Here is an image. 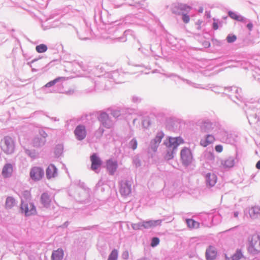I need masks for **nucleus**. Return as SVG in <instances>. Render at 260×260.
Instances as JSON below:
<instances>
[{"mask_svg":"<svg viewBox=\"0 0 260 260\" xmlns=\"http://www.w3.org/2000/svg\"><path fill=\"white\" fill-rule=\"evenodd\" d=\"M99 119L103 123V124L104 126L108 128L110 127V124L107 122L109 120V116L107 113H101Z\"/></svg>","mask_w":260,"mask_h":260,"instance_id":"17","label":"nucleus"},{"mask_svg":"<svg viewBox=\"0 0 260 260\" xmlns=\"http://www.w3.org/2000/svg\"><path fill=\"white\" fill-rule=\"evenodd\" d=\"M256 168L260 170V160L258 161L256 164Z\"/></svg>","mask_w":260,"mask_h":260,"instance_id":"44","label":"nucleus"},{"mask_svg":"<svg viewBox=\"0 0 260 260\" xmlns=\"http://www.w3.org/2000/svg\"><path fill=\"white\" fill-rule=\"evenodd\" d=\"M175 138L177 140L176 142H177V146L179 145H180L181 144H183L184 143L183 140L181 137H176Z\"/></svg>","mask_w":260,"mask_h":260,"instance_id":"38","label":"nucleus"},{"mask_svg":"<svg viewBox=\"0 0 260 260\" xmlns=\"http://www.w3.org/2000/svg\"><path fill=\"white\" fill-rule=\"evenodd\" d=\"M118 168L117 162L112 159H109L106 162V168L110 175H113Z\"/></svg>","mask_w":260,"mask_h":260,"instance_id":"9","label":"nucleus"},{"mask_svg":"<svg viewBox=\"0 0 260 260\" xmlns=\"http://www.w3.org/2000/svg\"><path fill=\"white\" fill-rule=\"evenodd\" d=\"M122 257L123 258L126 259L129 257V253L128 251H124L122 254Z\"/></svg>","mask_w":260,"mask_h":260,"instance_id":"39","label":"nucleus"},{"mask_svg":"<svg viewBox=\"0 0 260 260\" xmlns=\"http://www.w3.org/2000/svg\"><path fill=\"white\" fill-rule=\"evenodd\" d=\"M181 159L184 165H188L192 160V155L190 150L187 148H183L180 153Z\"/></svg>","mask_w":260,"mask_h":260,"instance_id":"3","label":"nucleus"},{"mask_svg":"<svg viewBox=\"0 0 260 260\" xmlns=\"http://www.w3.org/2000/svg\"><path fill=\"white\" fill-rule=\"evenodd\" d=\"M91 162V169L93 171L98 170L102 165V160L97 156L96 154L94 153L90 157Z\"/></svg>","mask_w":260,"mask_h":260,"instance_id":"7","label":"nucleus"},{"mask_svg":"<svg viewBox=\"0 0 260 260\" xmlns=\"http://www.w3.org/2000/svg\"><path fill=\"white\" fill-rule=\"evenodd\" d=\"M74 134L78 140H83L86 136L85 126L83 125L77 126L74 131Z\"/></svg>","mask_w":260,"mask_h":260,"instance_id":"6","label":"nucleus"},{"mask_svg":"<svg viewBox=\"0 0 260 260\" xmlns=\"http://www.w3.org/2000/svg\"><path fill=\"white\" fill-rule=\"evenodd\" d=\"M222 165L225 168H231L234 165V160L232 158L226 159L223 162Z\"/></svg>","mask_w":260,"mask_h":260,"instance_id":"25","label":"nucleus"},{"mask_svg":"<svg viewBox=\"0 0 260 260\" xmlns=\"http://www.w3.org/2000/svg\"><path fill=\"white\" fill-rule=\"evenodd\" d=\"M1 148L7 154L13 153L15 151V144L14 139L10 136H6L1 141Z\"/></svg>","mask_w":260,"mask_h":260,"instance_id":"1","label":"nucleus"},{"mask_svg":"<svg viewBox=\"0 0 260 260\" xmlns=\"http://www.w3.org/2000/svg\"><path fill=\"white\" fill-rule=\"evenodd\" d=\"M248 250L253 254L260 252V236L254 234L251 236L248 241Z\"/></svg>","mask_w":260,"mask_h":260,"instance_id":"2","label":"nucleus"},{"mask_svg":"<svg viewBox=\"0 0 260 260\" xmlns=\"http://www.w3.org/2000/svg\"><path fill=\"white\" fill-rule=\"evenodd\" d=\"M215 149L217 152H221L223 150V147L221 145H216L215 147Z\"/></svg>","mask_w":260,"mask_h":260,"instance_id":"37","label":"nucleus"},{"mask_svg":"<svg viewBox=\"0 0 260 260\" xmlns=\"http://www.w3.org/2000/svg\"><path fill=\"white\" fill-rule=\"evenodd\" d=\"M164 134L162 133H159L157 134L155 138L154 139V144L155 146H157L161 141Z\"/></svg>","mask_w":260,"mask_h":260,"instance_id":"24","label":"nucleus"},{"mask_svg":"<svg viewBox=\"0 0 260 260\" xmlns=\"http://www.w3.org/2000/svg\"><path fill=\"white\" fill-rule=\"evenodd\" d=\"M206 178L207 184L209 186H213L216 184L217 177L215 174L208 173L206 175Z\"/></svg>","mask_w":260,"mask_h":260,"instance_id":"13","label":"nucleus"},{"mask_svg":"<svg viewBox=\"0 0 260 260\" xmlns=\"http://www.w3.org/2000/svg\"><path fill=\"white\" fill-rule=\"evenodd\" d=\"M228 14H229V16L231 18H232V19H233L234 20H237V21H241V22L244 21V17H243L242 16H241L240 15H237L236 13H235L234 12L229 11Z\"/></svg>","mask_w":260,"mask_h":260,"instance_id":"22","label":"nucleus"},{"mask_svg":"<svg viewBox=\"0 0 260 260\" xmlns=\"http://www.w3.org/2000/svg\"><path fill=\"white\" fill-rule=\"evenodd\" d=\"M249 215L251 218H255L260 215V208L254 207L249 210Z\"/></svg>","mask_w":260,"mask_h":260,"instance_id":"18","label":"nucleus"},{"mask_svg":"<svg viewBox=\"0 0 260 260\" xmlns=\"http://www.w3.org/2000/svg\"><path fill=\"white\" fill-rule=\"evenodd\" d=\"M140 224V223H139V224H135L133 225V228L134 229H135V230H138V229H140L141 228H142V226H140L139 225Z\"/></svg>","mask_w":260,"mask_h":260,"instance_id":"41","label":"nucleus"},{"mask_svg":"<svg viewBox=\"0 0 260 260\" xmlns=\"http://www.w3.org/2000/svg\"><path fill=\"white\" fill-rule=\"evenodd\" d=\"M213 27L215 30H216L218 28V25L217 22H214L213 23Z\"/></svg>","mask_w":260,"mask_h":260,"instance_id":"42","label":"nucleus"},{"mask_svg":"<svg viewBox=\"0 0 260 260\" xmlns=\"http://www.w3.org/2000/svg\"><path fill=\"white\" fill-rule=\"evenodd\" d=\"M182 20L184 23H187L189 22L190 20L189 16L187 14H183Z\"/></svg>","mask_w":260,"mask_h":260,"instance_id":"36","label":"nucleus"},{"mask_svg":"<svg viewBox=\"0 0 260 260\" xmlns=\"http://www.w3.org/2000/svg\"><path fill=\"white\" fill-rule=\"evenodd\" d=\"M217 256V251L215 247L210 246L206 251V258L207 260H214Z\"/></svg>","mask_w":260,"mask_h":260,"instance_id":"10","label":"nucleus"},{"mask_svg":"<svg viewBox=\"0 0 260 260\" xmlns=\"http://www.w3.org/2000/svg\"><path fill=\"white\" fill-rule=\"evenodd\" d=\"M130 145L133 150L136 149L138 145L137 140L135 139H132L130 142Z\"/></svg>","mask_w":260,"mask_h":260,"instance_id":"33","label":"nucleus"},{"mask_svg":"<svg viewBox=\"0 0 260 260\" xmlns=\"http://www.w3.org/2000/svg\"><path fill=\"white\" fill-rule=\"evenodd\" d=\"M63 150V147L62 145H58L56 149L55 150V153L56 154V155H59L61 154Z\"/></svg>","mask_w":260,"mask_h":260,"instance_id":"34","label":"nucleus"},{"mask_svg":"<svg viewBox=\"0 0 260 260\" xmlns=\"http://www.w3.org/2000/svg\"><path fill=\"white\" fill-rule=\"evenodd\" d=\"M173 150L171 148H168V150L165 157L167 159H171L173 157Z\"/></svg>","mask_w":260,"mask_h":260,"instance_id":"29","label":"nucleus"},{"mask_svg":"<svg viewBox=\"0 0 260 260\" xmlns=\"http://www.w3.org/2000/svg\"><path fill=\"white\" fill-rule=\"evenodd\" d=\"M21 210L25 215L30 216L36 213V208L31 203L23 201L21 203Z\"/></svg>","mask_w":260,"mask_h":260,"instance_id":"4","label":"nucleus"},{"mask_svg":"<svg viewBox=\"0 0 260 260\" xmlns=\"http://www.w3.org/2000/svg\"><path fill=\"white\" fill-rule=\"evenodd\" d=\"M237 39V37L235 35H229L226 37V40L228 43H231L235 42Z\"/></svg>","mask_w":260,"mask_h":260,"instance_id":"30","label":"nucleus"},{"mask_svg":"<svg viewBox=\"0 0 260 260\" xmlns=\"http://www.w3.org/2000/svg\"><path fill=\"white\" fill-rule=\"evenodd\" d=\"M238 214H239V213H238V212H235V213H234V216H235V217H238Z\"/></svg>","mask_w":260,"mask_h":260,"instance_id":"45","label":"nucleus"},{"mask_svg":"<svg viewBox=\"0 0 260 260\" xmlns=\"http://www.w3.org/2000/svg\"><path fill=\"white\" fill-rule=\"evenodd\" d=\"M41 201L42 203L45 207H48L51 203V199L49 195L46 193H44L42 194Z\"/></svg>","mask_w":260,"mask_h":260,"instance_id":"19","label":"nucleus"},{"mask_svg":"<svg viewBox=\"0 0 260 260\" xmlns=\"http://www.w3.org/2000/svg\"><path fill=\"white\" fill-rule=\"evenodd\" d=\"M159 243V239L157 237H154L152 238L151 246L152 247H155L157 246Z\"/></svg>","mask_w":260,"mask_h":260,"instance_id":"32","label":"nucleus"},{"mask_svg":"<svg viewBox=\"0 0 260 260\" xmlns=\"http://www.w3.org/2000/svg\"><path fill=\"white\" fill-rule=\"evenodd\" d=\"M36 50L38 53H44L47 50V47L46 45L42 44L36 47Z\"/></svg>","mask_w":260,"mask_h":260,"instance_id":"26","label":"nucleus"},{"mask_svg":"<svg viewBox=\"0 0 260 260\" xmlns=\"http://www.w3.org/2000/svg\"><path fill=\"white\" fill-rule=\"evenodd\" d=\"M247 27L248 28L249 30H251L253 27V24L251 23H249L247 24Z\"/></svg>","mask_w":260,"mask_h":260,"instance_id":"43","label":"nucleus"},{"mask_svg":"<svg viewBox=\"0 0 260 260\" xmlns=\"http://www.w3.org/2000/svg\"><path fill=\"white\" fill-rule=\"evenodd\" d=\"M15 205V201L14 198L9 197L7 198L6 201V207L7 208H12Z\"/></svg>","mask_w":260,"mask_h":260,"instance_id":"23","label":"nucleus"},{"mask_svg":"<svg viewBox=\"0 0 260 260\" xmlns=\"http://www.w3.org/2000/svg\"><path fill=\"white\" fill-rule=\"evenodd\" d=\"M186 223L189 228L197 229L200 226V223L191 219H186Z\"/></svg>","mask_w":260,"mask_h":260,"instance_id":"21","label":"nucleus"},{"mask_svg":"<svg viewBox=\"0 0 260 260\" xmlns=\"http://www.w3.org/2000/svg\"><path fill=\"white\" fill-rule=\"evenodd\" d=\"M13 172V167L10 164H6L3 168L2 174L5 178L10 177Z\"/></svg>","mask_w":260,"mask_h":260,"instance_id":"16","label":"nucleus"},{"mask_svg":"<svg viewBox=\"0 0 260 260\" xmlns=\"http://www.w3.org/2000/svg\"><path fill=\"white\" fill-rule=\"evenodd\" d=\"M207 126L211 127V124L210 123H205L204 125L202 126V130L204 132H206V131H207L206 128Z\"/></svg>","mask_w":260,"mask_h":260,"instance_id":"40","label":"nucleus"},{"mask_svg":"<svg viewBox=\"0 0 260 260\" xmlns=\"http://www.w3.org/2000/svg\"><path fill=\"white\" fill-rule=\"evenodd\" d=\"M178 7L180 10L184 11H189L191 9L190 7L183 4L179 5Z\"/></svg>","mask_w":260,"mask_h":260,"instance_id":"31","label":"nucleus"},{"mask_svg":"<svg viewBox=\"0 0 260 260\" xmlns=\"http://www.w3.org/2000/svg\"><path fill=\"white\" fill-rule=\"evenodd\" d=\"M63 256V251L62 249L58 248L54 251L51 255L52 260H61Z\"/></svg>","mask_w":260,"mask_h":260,"instance_id":"14","label":"nucleus"},{"mask_svg":"<svg viewBox=\"0 0 260 260\" xmlns=\"http://www.w3.org/2000/svg\"><path fill=\"white\" fill-rule=\"evenodd\" d=\"M150 124L151 122L149 118L145 119L143 121V125L145 127H148Z\"/></svg>","mask_w":260,"mask_h":260,"instance_id":"35","label":"nucleus"},{"mask_svg":"<svg viewBox=\"0 0 260 260\" xmlns=\"http://www.w3.org/2000/svg\"><path fill=\"white\" fill-rule=\"evenodd\" d=\"M62 79H63V77H58L55 79L54 80L48 82L47 84H45V87H50L51 86H52L54 85L56 83H57Z\"/></svg>","mask_w":260,"mask_h":260,"instance_id":"28","label":"nucleus"},{"mask_svg":"<svg viewBox=\"0 0 260 260\" xmlns=\"http://www.w3.org/2000/svg\"><path fill=\"white\" fill-rule=\"evenodd\" d=\"M136 119H134L133 121V123H134L135 122Z\"/></svg>","mask_w":260,"mask_h":260,"instance_id":"46","label":"nucleus"},{"mask_svg":"<svg viewBox=\"0 0 260 260\" xmlns=\"http://www.w3.org/2000/svg\"><path fill=\"white\" fill-rule=\"evenodd\" d=\"M57 169L53 165H50L46 170V176L48 179L55 177L57 176Z\"/></svg>","mask_w":260,"mask_h":260,"instance_id":"12","label":"nucleus"},{"mask_svg":"<svg viewBox=\"0 0 260 260\" xmlns=\"http://www.w3.org/2000/svg\"><path fill=\"white\" fill-rule=\"evenodd\" d=\"M120 193L123 196L126 197L131 192V185L128 181L122 182L119 190Z\"/></svg>","mask_w":260,"mask_h":260,"instance_id":"8","label":"nucleus"},{"mask_svg":"<svg viewBox=\"0 0 260 260\" xmlns=\"http://www.w3.org/2000/svg\"><path fill=\"white\" fill-rule=\"evenodd\" d=\"M215 141V138L213 136L209 135L203 139H202L200 142V144L203 147H206L209 144L212 143Z\"/></svg>","mask_w":260,"mask_h":260,"instance_id":"15","label":"nucleus"},{"mask_svg":"<svg viewBox=\"0 0 260 260\" xmlns=\"http://www.w3.org/2000/svg\"><path fill=\"white\" fill-rule=\"evenodd\" d=\"M44 172L42 168L39 167L32 168L30 171V177L34 181L40 180L44 176Z\"/></svg>","mask_w":260,"mask_h":260,"instance_id":"5","label":"nucleus"},{"mask_svg":"<svg viewBox=\"0 0 260 260\" xmlns=\"http://www.w3.org/2000/svg\"><path fill=\"white\" fill-rule=\"evenodd\" d=\"M118 257V251L116 249L112 251L111 253L109 256L108 260H117Z\"/></svg>","mask_w":260,"mask_h":260,"instance_id":"27","label":"nucleus"},{"mask_svg":"<svg viewBox=\"0 0 260 260\" xmlns=\"http://www.w3.org/2000/svg\"><path fill=\"white\" fill-rule=\"evenodd\" d=\"M161 222V221L160 220L143 221L140 223L139 225L143 226V228L145 229H149L159 225L160 224Z\"/></svg>","mask_w":260,"mask_h":260,"instance_id":"11","label":"nucleus"},{"mask_svg":"<svg viewBox=\"0 0 260 260\" xmlns=\"http://www.w3.org/2000/svg\"><path fill=\"white\" fill-rule=\"evenodd\" d=\"M176 139L175 138H171V137H170L169 139H168V141L167 142H166V146L168 147V148H172L173 150L176 149V148L177 147V142H176Z\"/></svg>","mask_w":260,"mask_h":260,"instance_id":"20","label":"nucleus"}]
</instances>
